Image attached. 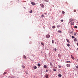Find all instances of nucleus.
Instances as JSON below:
<instances>
[{"label": "nucleus", "instance_id": "1", "mask_svg": "<svg viewBox=\"0 0 78 78\" xmlns=\"http://www.w3.org/2000/svg\"><path fill=\"white\" fill-rule=\"evenodd\" d=\"M72 21H73V19L71 18L69 20V23H70V22Z\"/></svg>", "mask_w": 78, "mask_h": 78}, {"label": "nucleus", "instance_id": "2", "mask_svg": "<svg viewBox=\"0 0 78 78\" xmlns=\"http://www.w3.org/2000/svg\"><path fill=\"white\" fill-rule=\"evenodd\" d=\"M40 6H41V7H42V8H44V5H43L42 4H40Z\"/></svg>", "mask_w": 78, "mask_h": 78}, {"label": "nucleus", "instance_id": "3", "mask_svg": "<svg viewBox=\"0 0 78 78\" xmlns=\"http://www.w3.org/2000/svg\"><path fill=\"white\" fill-rule=\"evenodd\" d=\"M46 37L47 38H49L50 37V36L49 35H46Z\"/></svg>", "mask_w": 78, "mask_h": 78}, {"label": "nucleus", "instance_id": "4", "mask_svg": "<svg viewBox=\"0 0 78 78\" xmlns=\"http://www.w3.org/2000/svg\"><path fill=\"white\" fill-rule=\"evenodd\" d=\"M71 58H72L73 59H75V58L73 56H72V55H71Z\"/></svg>", "mask_w": 78, "mask_h": 78}, {"label": "nucleus", "instance_id": "5", "mask_svg": "<svg viewBox=\"0 0 78 78\" xmlns=\"http://www.w3.org/2000/svg\"><path fill=\"white\" fill-rule=\"evenodd\" d=\"M67 66L68 67H70V64H67Z\"/></svg>", "mask_w": 78, "mask_h": 78}, {"label": "nucleus", "instance_id": "6", "mask_svg": "<svg viewBox=\"0 0 78 78\" xmlns=\"http://www.w3.org/2000/svg\"><path fill=\"white\" fill-rule=\"evenodd\" d=\"M44 69H47V65H44Z\"/></svg>", "mask_w": 78, "mask_h": 78}, {"label": "nucleus", "instance_id": "7", "mask_svg": "<svg viewBox=\"0 0 78 78\" xmlns=\"http://www.w3.org/2000/svg\"><path fill=\"white\" fill-rule=\"evenodd\" d=\"M45 77L46 78H48V75L46 74V75L45 76Z\"/></svg>", "mask_w": 78, "mask_h": 78}, {"label": "nucleus", "instance_id": "8", "mask_svg": "<svg viewBox=\"0 0 78 78\" xmlns=\"http://www.w3.org/2000/svg\"><path fill=\"white\" fill-rule=\"evenodd\" d=\"M71 25H74V22H71Z\"/></svg>", "mask_w": 78, "mask_h": 78}, {"label": "nucleus", "instance_id": "9", "mask_svg": "<svg viewBox=\"0 0 78 78\" xmlns=\"http://www.w3.org/2000/svg\"><path fill=\"white\" fill-rule=\"evenodd\" d=\"M33 68H34V69H37V67L36 66H34Z\"/></svg>", "mask_w": 78, "mask_h": 78}, {"label": "nucleus", "instance_id": "10", "mask_svg": "<svg viewBox=\"0 0 78 78\" xmlns=\"http://www.w3.org/2000/svg\"><path fill=\"white\" fill-rule=\"evenodd\" d=\"M74 41L75 42H76V41H77V40L76 39V38H75L74 39Z\"/></svg>", "mask_w": 78, "mask_h": 78}, {"label": "nucleus", "instance_id": "11", "mask_svg": "<svg viewBox=\"0 0 78 78\" xmlns=\"http://www.w3.org/2000/svg\"><path fill=\"white\" fill-rule=\"evenodd\" d=\"M50 66H51V67H52V66H53V64H52V63L51 62H50Z\"/></svg>", "mask_w": 78, "mask_h": 78}, {"label": "nucleus", "instance_id": "12", "mask_svg": "<svg viewBox=\"0 0 78 78\" xmlns=\"http://www.w3.org/2000/svg\"><path fill=\"white\" fill-rule=\"evenodd\" d=\"M58 76H59V77H61L62 76V75L61 74H59L58 75Z\"/></svg>", "mask_w": 78, "mask_h": 78}, {"label": "nucleus", "instance_id": "13", "mask_svg": "<svg viewBox=\"0 0 78 78\" xmlns=\"http://www.w3.org/2000/svg\"><path fill=\"white\" fill-rule=\"evenodd\" d=\"M32 5H35V3L34 2H33L31 3Z\"/></svg>", "mask_w": 78, "mask_h": 78}, {"label": "nucleus", "instance_id": "14", "mask_svg": "<svg viewBox=\"0 0 78 78\" xmlns=\"http://www.w3.org/2000/svg\"><path fill=\"white\" fill-rule=\"evenodd\" d=\"M41 66V65L40 63H38L37 64V66H38V67H40Z\"/></svg>", "mask_w": 78, "mask_h": 78}, {"label": "nucleus", "instance_id": "15", "mask_svg": "<svg viewBox=\"0 0 78 78\" xmlns=\"http://www.w3.org/2000/svg\"><path fill=\"white\" fill-rule=\"evenodd\" d=\"M66 41H67V42H68V43H70V41H69V39H66Z\"/></svg>", "mask_w": 78, "mask_h": 78}, {"label": "nucleus", "instance_id": "16", "mask_svg": "<svg viewBox=\"0 0 78 78\" xmlns=\"http://www.w3.org/2000/svg\"><path fill=\"white\" fill-rule=\"evenodd\" d=\"M52 44H55V41L54 40H52Z\"/></svg>", "mask_w": 78, "mask_h": 78}, {"label": "nucleus", "instance_id": "17", "mask_svg": "<svg viewBox=\"0 0 78 78\" xmlns=\"http://www.w3.org/2000/svg\"><path fill=\"white\" fill-rule=\"evenodd\" d=\"M30 13H32L33 12V11L32 10H31L30 11Z\"/></svg>", "mask_w": 78, "mask_h": 78}, {"label": "nucleus", "instance_id": "18", "mask_svg": "<svg viewBox=\"0 0 78 78\" xmlns=\"http://www.w3.org/2000/svg\"><path fill=\"white\" fill-rule=\"evenodd\" d=\"M60 25H57V28H59L60 27Z\"/></svg>", "mask_w": 78, "mask_h": 78}, {"label": "nucleus", "instance_id": "19", "mask_svg": "<svg viewBox=\"0 0 78 78\" xmlns=\"http://www.w3.org/2000/svg\"><path fill=\"white\" fill-rule=\"evenodd\" d=\"M58 33H61V31L60 30H59L58 31Z\"/></svg>", "mask_w": 78, "mask_h": 78}, {"label": "nucleus", "instance_id": "20", "mask_svg": "<svg viewBox=\"0 0 78 78\" xmlns=\"http://www.w3.org/2000/svg\"><path fill=\"white\" fill-rule=\"evenodd\" d=\"M52 28L55 29V28H56V27H55V26H52Z\"/></svg>", "mask_w": 78, "mask_h": 78}, {"label": "nucleus", "instance_id": "21", "mask_svg": "<svg viewBox=\"0 0 78 78\" xmlns=\"http://www.w3.org/2000/svg\"><path fill=\"white\" fill-rule=\"evenodd\" d=\"M41 45H44V42H41Z\"/></svg>", "mask_w": 78, "mask_h": 78}, {"label": "nucleus", "instance_id": "22", "mask_svg": "<svg viewBox=\"0 0 78 78\" xmlns=\"http://www.w3.org/2000/svg\"><path fill=\"white\" fill-rule=\"evenodd\" d=\"M78 28V27H77V26H75V27H74V28Z\"/></svg>", "mask_w": 78, "mask_h": 78}, {"label": "nucleus", "instance_id": "23", "mask_svg": "<svg viewBox=\"0 0 78 78\" xmlns=\"http://www.w3.org/2000/svg\"><path fill=\"white\" fill-rule=\"evenodd\" d=\"M67 46H68V47H70V44H67Z\"/></svg>", "mask_w": 78, "mask_h": 78}, {"label": "nucleus", "instance_id": "24", "mask_svg": "<svg viewBox=\"0 0 78 78\" xmlns=\"http://www.w3.org/2000/svg\"><path fill=\"white\" fill-rule=\"evenodd\" d=\"M66 62L67 63H68V62H69V63H70V62H70V61H67Z\"/></svg>", "mask_w": 78, "mask_h": 78}, {"label": "nucleus", "instance_id": "25", "mask_svg": "<svg viewBox=\"0 0 78 78\" xmlns=\"http://www.w3.org/2000/svg\"><path fill=\"white\" fill-rule=\"evenodd\" d=\"M44 0V2H48V1L47 0Z\"/></svg>", "mask_w": 78, "mask_h": 78}, {"label": "nucleus", "instance_id": "26", "mask_svg": "<svg viewBox=\"0 0 78 78\" xmlns=\"http://www.w3.org/2000/svg\"><path fill=\"white\" fill-rule=\"evenodd\" d=\"M74 12H76V10H75V9L74 10Z\"/></svg>", "mask_w": 78, "mask_h": 78}, {"label": "nucleus", "instance_id": "27", "mask_svg": "<svg viewBox=\"0 0 78 78\" xmlns=\"http://www.w3.org/2000/svg\"><path fill=\"white\" fill-rule=\"evenodd\" d=\"M41 17H44V15H42Z\"/></svg>", "mask_w": 78, "mask_h": 78}, {"label": "nucleus", "instance_id": "28", "mask_svg": "<svg viewBox=\"0 0 78 78\" xmlns=\"http://www.w3.org/2000/svg\"><path fill=\"white\" fill-rule=\"evenodd\" d=\"M53 71H55H55H56V70L55 69H53Z\"/></svg>", "mask_w": 78, "mask_h": 78}, {"label": "nucleus", "instance_id": "29", "mask_svg": "<svg viewBox=\"0 0 78 78\" xmlns=\"http://www.w3.org/2000/svg\"><path fill=\"white\" fill-rule=\"evenodd\" d=\"M23 58H25V59H26V56H25V55L23 56Z\"/></svg>", "mask_w": 78, "mask_h": 78}, {"label": "nucleus", "instance_id": "30", "mask_svg": "<svg viewBox=\"0 0 78 78\" xmlns=\"http://www.w3.org/2000/svg\"><path fill=\"white\" fill-rule=\"evenodd\" d=\"M22 67H23V68H25V66H23Z\"/></svg>", "mask_w": 78, "mask_h": 78}, {"label": "nucleus", "instance_id": "31", "mask_svg": "<svg viewBox=\"0 0 78 78\" xmlns=\"http://www.w3.org/2000/svg\"><path fill=\"white\" fill-rule=\"evenodd\" d=\"M62 14H65V12L64 11H62Z\"/></svg>", "mask_w": 78, "mask_h": 78}, {"label": "nucleus", "instance_id": "32", "mask_svg": "<svg viewBox=\"0 0 78 78\" xmlns=\"http://www.w3.org/2000/svg\"><path fill=\"white\" fill-rule=\"evenodd\" d=\"M16 70L15 71H14V72H16V69H13V70Z\"/></svg>", "mask_w": 78, "mask_h": 78}, {"label": "nucleus", "instance_id": "33", "mask_svg": "<svg viewBox=\"0 0 78 78\" xmlns=\"http://www.w3.org/2000/svg\"><path fill=\"white\" fill-rule=\"evenodd\" d=\"M4 75H5V74H6V72H4L3 74Z\"/></svg>", "mask_w": 78, "mask_h": 78}, {"label": "nucleus", "instance_id": "34", "mask_svg": "<svg viewBox=\"0 0 78 78\" xmlns=\"http://www.w3.org/2000/svg\"><path fill=\"white\" fill-rule=\"evenodd\" d=\"M72 38H75V37L72 36Z\"/></svg>", "mask_w": 78, "mask_h": 78}, {"label": "nucleus", "instance_id": "35", "mask_svg": "<svg viewBox=\"0 0 78 78\" xmlns=\"http://www.w3.org/2000/svg\"><path fill=\"white\" fill-rule=\"evenodd\" d=\"M54 50L55 51H56V48H54Z\"/></svg>", "mask_w": 78, "mask_h": 78}, {"label": "nucleus", "instance_id": "36", "mask_svg": "<svg viewBox=\"0 0 78 78\" xmlns=\"http://www.w3.org/2000/svg\"><path fill=\"white\" fill-rule=\"evenodd\" d=\"M61 22H63V21H64V20H61Z\"/></svg>", "mask_w": 78, "mask_h": 78}, {"label": "nucleus", "instance_id": "37", "mask_svg": "<svg viewBox=\"0 0 78 78\" xmlns=\"http://www.w3.org/2000/svg\"><path fill=\"white\" fill-rule=\"evenodd\" d=\"M76 68H77V69H78V66H76Z\"/></svg>", "mask_w": 78, "mask_h": 78}, {"label": "nucleus", "instance_id": "38", "mask_svg": "<svg viewBox=\"0 0 78 78\" xmlns=\"http://www.w3.org/2000/svg\"><path fill=\"white\" fill-rule=\"evenodd\" d=\"M46 72H48V70H46Z\"/></svg>", "mask_w": 78, "mask_h": 78}, {"label": "nucleus", "instance_id": "39", "mask_svg": "<svg viewBox=\"0 0 78 78\" xmlns=\"http://www.w3.org/2000/svg\"><path fill=\"white\" fill-rule=\"evenodd\" d=\"M74 35H76V33H74Z\"/></svg>", "mask_w": 78, "mask_h": 78}, {"label": "nucleus", "instance_id": "40", "mask_svg": "<svg viewBox=\"0 0 78 78\" xmlns=\"http://www.w3.org/2000/svg\"><path fill=\"white\" fill-rule=\"evenodd\" d=\"M58 67H61V66H60L59 65H58Z\"/></svg>", "mask_w": 78, "mask_h": 78}, {"label": "nucleus", "instance_id": "41", "mask_svg": "<svg viewBox=\"0 0 78 78\" xmlns=\"http://www.w3.org/2000/svg\"><path fill=\"white\" fill-rule=\"evenodd\" d=\"M44 14H45L46 15H47V13H44Z\"/></svg>", "mask_w": 78, "mask_h": 78}, {"label": "nucleus", "instance_id": "42", "mask_svg": "<svg viewBox=\"0 0 78 78\" xmlns=\"http://www.w3.org/2000/svg\"><path fill=\"white\" fill-rule=\"evenodd\" d=\"M77 46H78V43L77 44Z\"/></svg>", "mask_w": 78, "mask_h": 78}, {"label": "nucleus", "instance_id": "43", "mask_svg": "<svg viewBox=\"0 0 78 78\" xmlns=\"http://www.w3.org/2000/svg\"><path fill=\"white\" fill-rule=\"evenodd\" d=\"M70 33H72V32H70Z\"/></svg>", "mask_w": 78, "mask_h": 78}, {"label": "nucleus", "instance_id": "44", "mask_svg": "<svg viewBox=\"0 0 78 78\" xmlns=\"http://www.w3.org/2000/svg\"><path fill=\"white\" fill-rule=\"evenodd\" d=\"M77 50H78V48H77Z\"/></svg>", "mask_w": 78, "mask_h": 78}, {"label": "nucleus", "instance_id": "45", "mask_svg": "<svg viewBox=\"0 0 78 78\" xmlns=\"http://www.w3.org/2000/svg\"><path fill=\"white\" fill-rule=\"evenodd\" d=\"M11 78H12V77H11Z\"/></svg>", "mask_w": 78, "mask_h": 78}]
</instances>
